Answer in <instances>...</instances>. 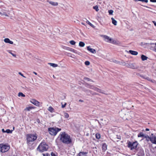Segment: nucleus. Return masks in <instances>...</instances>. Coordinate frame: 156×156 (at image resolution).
Returning <instances> with one entry per match:
<instances>
[{
    "label": "nucleus",
    "mask_w": 156,
    "mask_h": 156,
    "mask_svg": "<svg viewBox=\"0 0 156 156\" xmlns=\"http://www.w3.org/2000/svg\"><path fill=\"white\" fill-rule=\"evenodd\" d=\"M33 73H34V74L35 75H37V73L36 72H34Z\"/></svg>",
    "instance_id": "8fccbe9b"
},
{
    "label": "nucleus",
    "mask_w": 156,
    "mask_h": 156,
    "mask_svg": "<svg viewBox=\"0 0 156 156\" xmlns=\"http://www.w3.org/2000/svg\"><path fill=\"white\" fill-rule=\"evenodd\" d=\"M81 24L83 25H85V24L84 23H81Z\"/></svg>",
    "instance_id": "603ef678"
},
{
    "label": "nucleus",
    "mask_w": 156,
    "mask_h": 156,
    "mask_svg": "<svg viewBox=\"0 0 156 156\" xmlns=\"http://www.w3.org/2000/svg\"><path fill=\"white\" fill-rule=\"evenodd\" d=\"M43 156H50V154L47 153L46 154V155L44 154H43Z\"/></svg>",
    "instance_id": "58836bf2"
},
{
    "label": "nucleus",
    "mask_w": 156,
    "mask_h": 156,
    "mask_svg": "<svg viewBox=\"0 0 156 156\" xmlns=\"http://www.w3.org/2000/svg\"><path fill=\"white\" fill-rule=\"evenodd\" d=\"M95 137L97 139H99L101 138V135L99 133H96L95 134Z\"/></svg>",
    "instance_id": "b1692460"
},
{
    "label": "nucleus",
    "mask_w": 156,
    "mask_h": 156,
    "mask_svg": "<svg viewBox=\"0 0 156 156\" xmlns=\"http://www.w3.org/2000/svg\"><path fill=\"white\" fill-rule=\"evenodd\" d=\"M144 2H145L146 3H147L148 2V0H144Z\"/></svg>",
    "instance_id": "a18cd8bd"
},
{
    "label": "nucleus",
    "mask_w": 156,
    "mask_h": 156,
    "mask_svg": "<svg viewBox=\"0 0 156 156\" xmlns=\"http://www.w3.org/2000/svg\"><path fill=\"white\" fill-rule=\"evenodd\" d=\"M6 133H11L12 132V130H10L9 129H7L5 131Z\"/></svg>",
    "instance_id": "c85d7f7f"
},
{
    "label": "nucleus",
    "mask_w": 156,
    "mask_h": 156,
    "mask_svg": "<svg viewBox=\"0 0 156 156\" xmlns=\"http://www.w3.org/2000/svg\"><path fill=\"white\" fill-rule=\"evenodd\" d=\"M93 9L95 10L97 12H98L99 10V9H98V5H96L95 6H94L93 7Z\"/></svg>",
    "instance_id": "cd10ccee"
},
{
    "label": "nucleus",
    "mask_w": 156,
    "mask_h": 156,
    "mask_svg": "<svg viewBox=\"0 0 156 156\" xmlns=\"http://www.w3.org/2000/svg\"><path fill=\"white\" fill-rule=\"evenodd\" d=\"M37 122H38L39 123V122H39V121H37Z\"/></svg>",
    "instance_id": "13d9d810"
},
{
    "label": "nucleus",
    "mask_w": 156,
    "mask_h": 156,
    "mask_svg": "<svg viewBox=\"0 0 156 156\" xmlns=\"http://www.w3.org/2000/svg\"><path fill=\"white\" fill-rule=\"evenodd\" d=\"M127 147L131 150H136L137 148L138 143L137 141H136L133 142L131 141L127 142Z\"/></svg>",
    "instance_id": "39448f33"
},
{
    "label": "nucleus",
    "mask_w": 156,
    "mask_h": 156,
    "mask_svg": "<svg viewBox=\"0 0 156 156\" xmlns=\"http://www.w3.org/2000/svg\"><path fill=\"white\" fill-rule=\"evenodd\" d=\"M49 146L44 141H42L37 148V150L40 152H43L48 151Z\"/></svg>",
    "instance_id": "f03ea898"
},
{
    "label": "nucleus",
    "mask_w": 156,
    "mask_h": 156,
    "mask_svg": "<svg viewBox=\"0 0 156 156\" xmlns=\"http://www.w3.org/2000/svg\"><path fill=\"white\" fill-rule=\"evenodd\" d=\"M138 1L144 2V0H138Z\"/></svg>",
    "instance_id": "3c124183"
},
{
    "label": "nucleus",
    "mask_w": 156,
    "mask_h": 156,
    "mask_svg": "<svg viewBox=\"0 0 156 156\" xmlns=\"http://www.w3.org/2000/svg\"><path fill=\"white\" fill-rule=\"evenodd\" d=\"M4 41L6 43H8L11 44H13V42L10 41L9 39L8 38H5L4 40Z\"/></svg>",
    "instance_id": "9d476101"
},
{
    "label": "nucleus",
    "mask_w": 156,
    "mask_h": 156,
    "mask_svg": "<svg viewBox=\"0 0 156 156\" xmlns=\"http://www.w3.org/2000/svg\"><path fill=\"white\" fill-rule=\"evenodd\" d=\"M107 149V145L105 143L103 144L102 146V149L103 151H105Z\"/></svg>",
    "instance_id": "f8f14e48"
},
{
    "label": "nucleus",
    "mask_w": 156,
    "mask_h": 156,
    "mask_svg": "<svg viewBox=\"0 0 156 156\" xmlns=\"http://www.w3.org/2000/svg\"><path fill=\"white\" fill-rule=\"evenodd\" d=\"M51 156H57L56 155H55V154L53 153V152L51 153Z\"/></svg>",
    "instance_id": "a19ab883"
},
{
    "label": "nucleus",
    "mask_w": 156,
    "mask_h": 156,
    "mask_svg": "<svg viewBox=\"0 0 156 156\" xmlns=\"http://www.w3.org/2000/svg\"><path fill=\"white\" fill-rule=\"evenodd\" d=\"M93 95H98V94L97 93H94Z\"/></svg>",
    "instance_id": "49530a36"
},
{
    "label": "nucleus",
    "mask_w": 156,
    "mask_h": 156,
    "mask_svg": "<svg viewBox=\"0 0 156 156\" xmlns=\"http://www.w3.org/2000/svg\"><path fill=\"white\" fill-rule=\"evenodd\" d=\"M87 154V152H80L78 154V156H86Z\"/></svg>",
    "instance_id": "ddd939ff"
},
{
    "label": "nucleus",
    "mask_w": 156,
    "mask_h": 156,
    "mask_svg": "<svg viewBox=\"0 0 156 156\" xmlns=\"http://www.w3.org/2000/svg\"><path fill=\"white\" fill-rule=\"evenodd\" d=\"M38 121H39V122H40V120L39 119H38Z\"/></svg>",
    "instance_id": "bf43d9fd"
},
{
    "label": "nucleus",
    "mask_w": 156,
    "mask_h": 156,
    "mask_svg": "<svg viewBox=\"0 0 156 156\" xmlns=\"http://www.w3.org/2000/svg\"><path fill=\"white\" fill-rule=\"evenodd\" d=\"M37 137V135L36 133L34 134H28L27 135V143L30 142H33L35 140Z\"/></svg>",
    "instance_id": "7ed1b4c3"
},
{
    "label": "nucleus",
    "mask_w": 156,
    "mask_h": 156,
    "mask_svg": "<svg viewBox=\"0 0 156 156\" xmlns=\"http://www.w3.org/2000/svg\"><path fill=\"white\" fill-rule=\"evenodd\" d=\"M69 43L73 45H75L76 43V42L73 40L70 41H69Z\"/></svg>",
    "instance_id": "7c9ffc66"
},
{
    "label": "nucleus",
    "mask_w": 156,
    "mask_h": 156,
    "mask_svg": "<svg viewBox=\"0 0 156 156\" xmlns=\"http://www.w3.org/2000/svg\"><path fill=\"white\" fill-rule=\"evenodd\" d=\"M145 7H146V8H149V7L147 6H145Z\"/></svg>",
    "instance_id": "6e6d98bb"
},
{
    "label": "nucleus",
    "mask_w": 156,
    "mask_h": 156,
    "mask_svg": "<svg viewBox=\"0 0 156 156\" xmlns=\"http://www.w3.org/2000/svg\"><path fill=\"white\" fill-rule=\"evenodd\" d=\"M144 137L146 139V140L147 142H148L149 141H151V137H150L148 135H147L145 136Z\"/></svg>",
    "instance_id": "a211bd4d"
},
{
    "label": "nucleus",
    "mask_w": 156,
    "mask_h": 156,
    "mask_svg": "<svg viewBox=\"0 0 156 156\" xmlns=\"http://www.w3.org/2000/svg\"><path fill=\"white\" fill-rule=\"evenodd\" d=\"M48 64H49L51 66L53 67H56L58 66L57 64L55 63H49Z\"/></svg>",
    "instance_id": "bb28decb"
},
{
    "label": "nucleus",
    "mask_w": 156,
    "mask_h": 156,
    "mask_svg": "<svg viewBox=\"0 0 156 156\" xmlns=\"http://www.w3.org/2000/svg\"><path fill=\"white\" fill-rule=\"evenodd\" d=\"M141 76L144 79H147V80H148V81H150L152 83H155L156 82V81L155 80H152L151 79L148 77H145L144 76Z\"/></svg>",
    "instance_id": "2eb2a0df"
},
{
    "label": "nucleus",
    "mask_w": 156,
    "mask_h": 156,
    "mask_svg": "<svg viewBox=\"0 0 156 156\" xmlns=\"http://www.w3.org/2000/svg\"><path fill=\"white\" fill-rule=\"evenodd\" d=\"M154 51L156 52V48H154Z\"/></svg>",
    "instance_id": "864d4df0"
},
{
    "label": "nucleus",
    "mask_w": 156,
    "mask_h": 156,
    "mask_svg": "<svg viewBox=\"0 0 156 156\" xmlns=\"http://www.w3.org/2000/svg\"><path fill=\"white\" fill-rule=\"evenodd\" d=\"M18 96H21L23 97L25 96V95L24 94H23L21 92H20L19 93Z\"/></svg>",
    "instance_id": "c756f323"
},
{
    "label": "nucleus",
    "mask_w": 156,
    "mask_h": 156,
    "mask_svg": "<svg viewBox=\"0 0 156 156\" xmlns=\"http://www.w3.org/2000/svg\"><path fill=\"white\" fill-rule=\"evenodd\" d=\"M61 130V129L55 127L48 128V130L49 134L52 136H55Z\"/></svg>",
    "instance_id": "20e7f679"
},
{
    "label": "nucleus",
    "mask_w": 156,
    "mask_h": 156,
    "mask_svg": "<svg viewBox=\"0 0 156 156\" xmlns=\"http://www.w3.org/2000/svg\"><path fill=\"white\" fill-rule=\"evenodd\" d=\"M19 74L20 75L23 77L26 78V77L24 76L23 74H22L21 72H19Z\"/></svg>",
    "instance_id": "e433bc0d"
},
{
    "label": "nucleus",
    "mask_w": 156,
    "mask_h": 156,
    "mask_svg": "<svg viewBox=\"0 0 156 156\" xmlns=\"http://www.w3.org/2000/svg\"><path fill=\"white\" fill-rule=\"evenodd\" d=\"M66 105V103H65L64 105H62V108H64L65 107Z\"/></svg>",
    "instance_id": "4c0bfd02"
},
{
    "label": "nucleus",
    "mask_w": 156,
    "mask_h": 156,
    "mask_svg": "<svg viewBox=\"0 0 156 156\" xmlns=\"http://www.w3.org/2000/svg\"><path fill=\"white\" fill-rule=\"evenodd\" d=\"M153 23H154V25L155 26H156V22L155 21H153Z\"/></svg>",
    "instance_id": "c03bdc74"
},
{
    "label": "nucleus",
    "mask_w": 156,
    "mask_h": 156,
    "mask_svg": "<svg viewBox=\"0 0 156 156\" xmlns=\"http://www.w3.org/2000/svg\"><path fill=\"white\" fill-rule=\"evenodd\" d=\"M155 46L154 47V48H156V43H155Z\"/></svg>",
    "instance_id": "5fc2aeb1"
},
{
    "label": "nucleus",
    "mask_w": 156,
    "mask_h": 156,
    "mask_svg": "<svg viewBox=\"0 0 156 156\" xmlns=\"http://www.w3.org/2000/svg\"><path fill=\"white\" fill-rule=\"evenodd\" d=\"M11 55H12V56H14V57H16V55L13 54L12 53V52H9Z\"/></svg>",
    "instance_id": "79ce46f5"
},
{
    "label": "nucleus",
    "mask_w": 156,
    "mask_h": 156,
    "mask_svg": "<svg viewBox=\"0 0 156 156\" xmlns=\"http://www.w3.org/2000/svg\"><path fill=\"white\" fill-rule=\"evenodd\" d=\"M30 102L32 103L33 104H34V105L37 106H39L40 105V102L34 99H31L30 101Z\"/></svg>",
    "instance_id": "6e6552de"
},
{
    "label": "nucleus",
    "mask_w": 156,
    "mask_h": 156,
    "mask_svg": "<svg viewBox=\"0 0 156 156\" xmlns=\"http://www.w3.org/2000/svg\"><path fill=\"white\" fill-rule=\"evenodd\" d=\"M138 137H144L145 136L144 134L142 132H140L139 133L137 136Z\"/></svg>",
    "instance_id": "393cba45"
},
{
    "label": "nucleus",
    "mask_w": 156,
    "mask_h": 156,
    "mask_svg": "<svg viewBox=\"0 0 156 156\" xmlns=\"http://www.w3.org/2000/svg\"><path fill=\"white\" fill-rule=\"evenodd\" d=\"M60 140L63 144H69L72 143V139L70 136L65 132L60 133Z\"/></svg>",
    "instance_id": "f257e3e1"
},
{
    "label": "nucleus",
    "mask_w": 156,
    "mask_h": 156,
    "mask_svg": "<svg viewBox=\"0 0 156 156\" xmlns=\"http://www.w3.org/2000/svg\"><path fill=\"white\" fill-rule=\"evenodd\" d=\"M79 101L80 102H83V100H82L81 99L79 100Z\"/></svg>",
    "instance_id": "de8ad7c7"
},
{
    "label": "nucleus",
    "mask_w": 156,
    "mask_h": 156,
    "mask_svg": "<svg viewBox=\"0 0 156 156\" xmlns=\"http://www.w3.org/2000/svg\"><path fill=\"white\" fill-rule=\"evenodd\" d=\"M48 110L51 112H53L54 111V109L51 106L48 108Z\"/></svg>",
    "instance_id": "4be33fe9"
},
{
    "label": "nucleus",
    "mask_w": 156,
    "mask_h": 156,
    "mask_svg": "<svg viewBox=\"0 0 156 156\" xmlns=\"http://www.w3.org/2000/svg\"><path fill=\"white\" fill-rule=\"evenodd\" d=\"M86 79L88 81H91L92 82H93V80H92L91 79H90L89 78H86Z\"/></svg>",
    "instance_id": "c9c22d12"
},
{
    "label": "nucleus",
    "mask_w": 156,
    "mask_h": 156,
    "mask_svg": "<svg viewBox=\"0 0 156 156\" xmlns=\"http://www.w3.org/2000/svg\"><path fill=\"white\" fill-rule=\"evenodd\" d=\"M86 23L90 26H91L92 25V24L88 20H87Z\"/></svg>",
    "instance_id": "f704fd0d"
},
{
    "label": "nucleus",
    "mask_w": 156,
    "mask_h": 156,
    "mask_svg": "<svg viewBox=\"0 0 156 156\" xmlns=\"http://www.w3.org/2000/svg\"><path fill=\"white\" fill-rule=\"evenodd\" d=\"M79 45L80 47H83L85 45V44L83 42L80 41L79 43Z\"/></svg>",
    "instance_id": "a878e982"
},
{
    "label": "nucleus",
    "mask_w": 156,
    "mask_h": 156,
    "mask_svg": "<svg viewBox=\"0 0 156 156\" xmlns=\"http://www.w3.org/2000/svg\"><path fill=\"white\" fill-rule=\"evenodd\" d=\"M135 0V1H136V0Z\"/></svg>",
    "instance_id": "052dcab7"
},
{
    "label": "nucleus",
    "mask_w": 156,
    "mask_h": 156,
    "mask_svg": "<svg viewBox=\"0 0 156 156\" xmlns=\"http://www.w3.org/2000/svg\"><path fill=\"white\" fill-rule=\"evenodd\" d=\"M111 19L112 20V23L115 26H116L117 24V21L115 20L113 18H112Z\"/></svg>",
    "instance_id": "aec40b11"
},
{
    "label": "nucleus",
    "mask_w": 156,
    "mask_h": 156,
    "mask_svg": "<svg viewBox=\"0 0 156 156\" xmlns=\"http://www.w3.org/2000/svg\"><path fill=\"white\" fill-rule=\"evenodd\" d=\"M35 108V107L33 106H29L27 107L26 108H25L24 110L27 111H30L31 110L34 109Z\"/></svg>",
    "instance_id": "9b49d317"
},
{
    "label": "nucleus",
    "mask_w": 156,
    "mask_h": 156,
    "mask_svg": "<svg viewBox=\"0 0 156 156\" xmlns=\"http://www.w3.org/2000/svg\"><path fill=\"white\" fill-rule=\"evenodd\" d=\"M129 52L131 54L133 55H137L138 53L137 51L132 50H129Z\"/></svg>",
    "instance_id": "f3484780"
},
{
    "label": "nucleus",
    "mask_w": 156,
    "mask_h": 156,
    "mask_svg": "<svg viewBox=\"0 0 156 156\" xmlns=\"http://www.w3.org/2000/svg\"><path fill=\"white\" fill-rule=\"evenodd\" d=\"M85 64L86 65L88 66L90 64V62L89 61H86L85 62Z\"/></svg>",
    "instance_id": "72a5a7b5"
},
{
    "label": "nucleus",
    "mask_w": 156,
    "mask_h": 156,
    "mask_svg": "<svg viewBox=\"0 0 156 156\" xmlns=\"http://www.w3.org/2000/svg\"><path fill=\"white\" fill-rule=\"evenodd\" d=\"M0 151L2 153L8 151L10 149V146L8 144H0Z\"/></svg>",
    "instance_id": "423d86ee"
},
{
    "label": "nucleus",
    "mask_w": 156,
    "mask_h": 156,
    "mask_svg": "<svg viewBox=\"0 0 156 156\" xmlns=\"http://www.w3.org/2000/svg\"><path fill=\"white\" fill-rule=\"evenodd\" d=\"M95 86H94V85H90V84H87V87L90 89H92L94 90V88Z\"/></svg>",
    "instance_id": "5701e85b"
},
{
    "label": "nucleus",
    "mask_w": 156,
    "mask_h": 156,
    "mask_svg": "<svg viewBox=\"0 0 156 156\" xmlns=\"http://www.w3.org/2000/svg\"><path fill=\"white\" fill-rule=\"evenodd\" d=\"M13 156H17L16 155H13Z\"/></svg>",
    "instance_id": "4d7b16f0"
},
{
    "label": "nucleus",
    "mask_w": 156,
    "mask_h": 156,
    "mask_svg": "<svg viewBox=\"0 0 156 156\" xmlns=\"http://www.w3.org/2000/svg\"><path fill=\"white\" fill-rule=\"evenodd\" d=\"M87 49L93 53H95L96 52L95 50L94 49L90 48V46L87 47Z\"/></svg>",
    "instance_id": "4468645a"
},
{
    "label": "nucleus",
    "mask_w": 156,
    "mask_h": 156,
    "mask_svg": "<svg viewBox=\"0 0 156 156\" xmlns=\"http://www.w3.org/2000/svg\"><path fill=\"white\" fill-rule=\"evenodd\" d=\"M150 1L153 2H156V0H150Z\"/></svg>",
    "instance_id": "ea45409f"
},
{
    "label": "nucleus",
    "mask_w": 156,
    "mask_h": 156,
    "mask_svg": "<svg viewBox=\"0 0 156 156\" xmlns=\"http://www.w3.org/2000/svg\"><path fill=\"white\" fill-rule=\"evenodd\" d=\"M103 37L105 39V40L106 42L112 43L113 44H115L116 41L114 40L111 38L110 37L107 35H103Z\"/></svg>",
    "instance_id": "0eeeda50"
},
{
    "label": "nucleus",
    "mask_w": 156,
    "mask_h": 156,
    "mask_svg": "<svg viewBox=\"0 0 156 156\" xmlns=\"http://www.w3.org/2000/svg\"><path fill=\"white\" fill-rule=\"evenodd\" d=\"M141 58L142 60L144 61V60H147V56H145L144 55H142L141 56Z\"/></svg>",
    "instance_id": "412c9836"
},
{
    "label": "nucleus",
    "mask_w": 156,
    "mask_h": 156,
    "mask_svg": "<svg viewBox=\"0 0 156 156\" xmlns=\"http://www.w3.org/2000/svg\"><path fill=\"white\" fill-rule=\"evenodd\" d=\"M48 2L50 4L54 6H57L58 5V3L57 2L51 1Z\"/></svg>",
    "instance_id": "6ab92c4d"
},
{
    "label": "nucleus",
    "mask_w": 156,
    "mask_h": 156,
    "mask_svg": "<svg viewBox=\"0 0 156 156\" xmlns=\"http://www.w3.org/2000/svg\"><path fill=\"white\" fill-rule=\"evenodd\" d=\"M108 13L109 15H112L113 12V11L112 10H108Z\"/></svg>",
    "instance_id": "473e14b6"
},
{
    "label": "nucleus",
    "mask_w": 156,
    "mask_h": 156,
    "mask_svg": "<svg viewBox=\"0 0 156 156\" xmlns=\"http://www.w3.org/2000/svg\"><path fill=\"white\" fill-rule=\"evenodd\" d=\"M65 118H67L69 117V115L67 113H65L64 114Z\"/></svg>",
    "instance_id": "2f4dec72"
},
{
    "label": "nucleus",
    "mask_w": 156,
    "mask_h": 156,
    "mask_svg": "<svg viewBox=\"0 0 156 156\" xmlns=\"http://www.w3.org/2000/svg\"><path fill=\"white\" fill-rule=\"evenodd\" d=\"M2 131L3 133H6V132H5V131L4 129H2Z\"/></svg>",
    "instance_id": "37998d69"
},
{
    "label": "nucleus",
    "mask_w": 156,
    "mask_h": 156,
    "mask_svg": "<svg viewBox=\"0 0 156 156\" xmlns=\"http://www.w3.org/2000/svg\"><path fill=\"white\" fill-rule=\"evenodd\" d=\"M94 90L99 93L102 94L103 93L102 92V90L101 89H99L96 87H95Z\"/></svg>",
    "instance_id": "dca6fc26"
},
{
    "label": "nucleus",
    "mask_w": 156,
    "mask_h": 156,
    "mask_svg": "<svg viewBox=\"0 0 156 156\" xmlns=\"http://www.w3.org/2000/svg\"><path fill=\"white\" fill-rule=\"evenodd\" d=\"M153 135V134H151L152 136L151 142L152 143L156 144V136Z\"/></svg>",
    "instance_id": "1a4fd4ad"
},
{
    "label": "nucleus",
    "mask_w": 156,
    "mask_h": 156,
    "mask_svg": "<svg viewBox=\"0 0 156 156\" xmlns=\"http://www.w3.org/2000/svg\"><path fill=\"white\" fill-rule=\"evenodd\" d=\"M145 130L146 131H148L149 130V129L148 128H146L145 129Z\"/></svg>",
    "instance_id": "09e8293b"
}]
</instances>
